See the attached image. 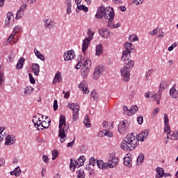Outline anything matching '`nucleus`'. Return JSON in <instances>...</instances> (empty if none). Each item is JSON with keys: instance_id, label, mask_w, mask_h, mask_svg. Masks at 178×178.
<instances>
[{"instance_id": "obj_1", "label": "nucleus", "mask_w": 178, "mask_h": 178, "mask_svg": "<svg viewBox=\"0 0 178 178\" xmlns=\"http://www.w3.org/2000/svg\"><path fill=\"white\" fill-rule=\"evenodd\" d=\"M125 50L122 51L121 60L124 62V67L120 70L121 76H122L124 81L130 80V70L134 67V60H130L131 54L136 53V49L131 42H125L124 44Z\"/></svg>"}, {"instance_id": "obj_2", "label": "nucleus", "mask_w": 178, "mask_h": 178, "mask_svg": "<svg viewBox=\"0 0 178 178\" xmlns=\"http://www.w3.org/2000/svg\"><path fill=\"white\" fill-rule=\"evenodd\" d=\"M149 130H145L138 135V139L134 134H128L121 143V149L124 151H133L138 146L140 141H144L148 137Z\"/></svg>"}, {"instance_id": "obj_3", "label": "nucleus", "mask_w": 178, "mask_h": 178, "mask_svg": "<svg viewBox=\"0 0 178 178\" xmlns=\"http://www.w3.org/2000/svg\"><path fill=\"white\" fill-rule=\"evenodd\" d=\"M59 131L58 137L60 143H65L66 141V133L69 130V123H66V117L61 115L59 120Z\"/></svg>"}, {"instance_id": "obj_4", "label": "nucleus", "mask_w": 178, "mask_h": 178, "mask_svg": "<svg viewBox=\"0 0 178 178\" xmlns=\"http://www.w3.org/2000/svg\"><path fill=\"white\" fill-rule=\"evenodd\" d=\"M88 38H86L82 44V52L83 54H85V52L88 49V45H90V42H91V40H92V37H94V31L91 29H88Z\"/></svg>"}, {"instance_id": "obj_5", "label": "nucleus", "mask_w": 178, "mask_h": 178, "mask_svg": "<svg viewBox=\"0 0 178 178\" xmlns=\"http://www.w3.org/2000/svg\"><path fill=\"white\" fill-rule=\"evenodd\" d=\"M70 169L72 172H74V169H76V166L80 168V166H83L84 165V162L86 161V157L84 156H81L78 160L73 163V159H70Z\"/></svg>"}, {"instance_id": "obj_6", "label": "nucleus", "mask_w": 178, "mask_h": 178, "mask_svg": "<svg viewBox=\"0 0 178 178\" xmlns=\"http://www.w3.org/2000/svg\"><path fill=\"white\" fill-rule=\"evenodd\" d=\"M68 108L73 111L72 113V119L74 122L79 120V112L80 111V106L79 104H76L74 103H72L71 104L68 105Z\"/></svg>"}, {"instance_id": "obj_7", "label": "nucleus", "mask_w": 178, "mask_h": 178, "mask_svg": "<svg viewBox=\"0 0 178 178\" xmlns=\"http://www.w3.org/2000/svg\"><path fill=\"white\" fill-rule=\"evenodd\" d=\"M104 17L110 22H113V19H115V11L113 8L111 7L104 8Z\"/></svg>"}, {"instance_id": "obj_8", "label": "nucleus", "mask_w": 178, "mask_h": 178, "mask_svg": "<svg viewBox=\"0 0 178 178\" xmlns=\"http://www.w3.org/2000/svg\"><path fill=\"white\" fill-rule=\"evenodd\" d=\"M15 23V17L13 12L7 13V19L5 21V26L6 27H12Z\"/></svg>"}, {"instance_id": "obj_9", "label": "nucleus", "mask_w": 178, "mask_h": 178, "mask_svg": "<svg viewBox=\"0 0 178 178\" xmlns=\"http://www.w3.org/2000/svg\"><path fill=\"white\" fill-rule=\"evenodd\" d=\"M105 72V67L104 66H98L95 68L94 72H93V79L95 80H98L99 77H101V74H102Z\"/></svg>"}, {"instance_id": "obj_10", "label": "nucleus", "mask_w": 178, "mask_h": 178, "mask_svg": "<svg viewBox=\"0 0 178 178\" xmlns=\"http://www.w3.org/2000/svg\"><path fill=\"white\" fill-rule=\"evenodd\" d=\"M27 9V4L24 3L21 6L19 10L17 12L15 19L16 20H19V19H22L23 16H24V11Z\"/></svg>"}, {"instance_id": "obj_11", "label": "nucleus", "mask_w": 178, "mask_h": 178, "mask_svg": "<svg viewBox=\"0 0 178 178\" xmlns=\"http://www.w3.org/2000/svg\"><path fill=\"white\" fill-rule=\"evenodd\" d=\"M124 112H127L128 116H131V115H134L136 112L138 111V107L137 106H132L130 109L127 108V106H123Z\"/></svg>"}, {"instance_id": "obj_12", "label": "nucleus", "mask_w": 178, "mask_h": 178, "mask_svg": "<svg viewBox=\"0 0 178 178\" xmlns=\"http://www.w3.org/2000/svg\"><path fill=\"white\" fill-rule=\"evenodd\" d=\"M16 143V137L13 135H8L6 137L5 145H13Z\"/></svg>"}, {"instance_id": "obj_13", "label": "nucleus", "mask_w": 178, "mask_h": 178, "mask_svg": "<svg viewBox=\"0 0 178 178\" xmlns=\"http://www.w3.org/2000/svg\"><path fill=\"white\" fill-rule=\"evenodd\" d=\"M127 131V128L126 127V122L122 121L118 124V133L120 134H124Z\"/></svg>"}, {"instance_id": "obj_14", "label": "nucleus", "mask_w": 178, "mask_h": 178, "mask_svg": "<svg viewBox=\"0 0 178 178\" xmlns=\"http://www.w3.org/2000/svg\"><path fill=\"white\" fill-rule=\"evenodd\" d=\"M45 29H54L55 27V23L51 19L44 20Z\"/></svg>"}, {"instance_id": "obj_15", "label": "nucleus", "mask_w": 178, "mask_h": 178, "mask_svg": "<svg viewBox=\"0 0 178 178\" xmlns=\"http://www.w3.org/2000/svg\"><path fill=\"white\" fill-rule=\"evenodd\" d=\"M99 33L100 34V35L102 37H103V38H106V37H108V35H112L113 33H111V31H109L108 29H100L99 31Z\"/></svg>"}, {"instance_id": "obj_16", "label": "nucleus", "mask_w": 178, "mask_h": 178, "mask_svg": "<svg viewBox=\"0 0 178 178\" xmlns=\"http://www.w3.org/2000/svg\"><path fill=\"white\" fill-rule=\"evenodd\" d=\"M131 154H127L124 157V165L125 166H128L129 168H131V165H130V163H131Z\"/></svg>"}, {"instance_id": "obj_17", "label": "nucleus", "mask_w": 178, "mask_h": 178, "mask_svg": "<svg viewBox=\"0 0 178 178\" xmlns=\"http://www.w3.org/2000/svg\"><path fill=\"white\" fill-rule=\"evenodd\" d=\"M74 58V54H73V51L72 50H69L68 51L64 54V60H72Z\"/></svg>"}, {"instance_id": "obj_18", "label": "nucleus", "mask_w": 178, "mask_h": 178, "mask_svg": "<svg viewBox=\"0 0 178 178\" xmlns=\"http://www.w3.org/2000/svg\"><path fill=\"white\" fill-rule=\"evenodd\" d=\"M81 91H83V94H88L90 92V90H88V87H87V81H83L80 83L79 86Z\"/></svg>"}, {"instance_id": "obj_19", "label": "nucleus", "mask_w": 178, "mask_h": 178, "mask_svg": "<svg viewBox=\"0 0 178 178\" xmlns=\"http://www.w3.org/2000/svg\"><path fill=\"white\" fill-rule=\"evenodd\" d=\"M108 162L111 163L113 168H115L119 163V159L115 155H111L108 159Z\"/></svg>"}, {"instance_id": "obj_20", "label": "nucleus", "mask_w": 178, "mask_h": 178, "mask_svg": "<svg viewBox=\"0 0 178 178\" xmlns=\"http://www.w3.org/2000/svg\"><path fill=\"white\" fill-rule=\"evenodd\" d=\"M104 13H105V8L100 6L95 15V17H97V19H102V17H104Z\"/></svg>"}, {"instance_id": "obj_21", "label": "nucleus", "mask_w": 178, "mask_h": 178, "mask_svg": "<svg viewBox=\"0 0 178 178\" xmlns=\"http://www.w3.org/2000/svg\"><path fill=\"white\" fill-rule=\"evenodd\" d=\"M21 173H22V170L20 169V167L18 166V167H16L13 171H11L10 172V175L11 176H15V177H19Z\"/></svg>"}, {"instance_id": "obj_22", "label": "nucleus", "mask_w": 178, "mask_h": 178, "mask_svg": "<svg viewBox=\"0 0 178 178\" xmlns=\"http://www.w3.org/2000/svg\"><path fill=\"white\" fill-rule=\"evenodd\" d=\"M167 138L170 140H178V131H175L168 134Z\"/></svg>"}, {"instance_id": "obj_23", "label": "nucleus", "mask_w": 178, "mask_h": 178, "mask_svg": "<svg viewBox=\"0 0 178 178\" xmlns=\"http://www.w3.org/2000/svg\"><path fill=\"white\" fill-rule=\"evenodd\" d=\"M168 86H169L168 81H162L159 86V92H161V91H163V90H166V88H168Z\"/></svg>"}, {"instance_id": "obj_24", "label": "nucleus", "mask_w": 178, "mask_h": 178, "mask_svg": "<svg viewBox=\"0 0 178 178\" xmlns=\"http://www.w3.org/2000/svg\"><path fill=\"white\" fill-rule=\"evenodd\" d=\"M32 70H33L35 76L40 74V65L38 63H33L32 65Z\"/></svg>"}, {"instance_id": "obj_25", "label": "nucleus", "mask_w": 178, "mask_h": 178, "mask_svg": "<svg viewBox=\"0 0 178 178\" xmlns=\"http://www.w3.org/2000/svg\"><path fill=\"white\" fill-rule=\"evenodd\" d=\"M26 60L24 59V58L21 57L19 60L18 62L16 65V69H17V70L22 69L24 65V61Z\"/></svg>"}, {"instance_id": "obj_26", "label": "nucleus", "mask_w": 178, "mask_h": 178, "mask_svg": "<svg viewBox=\"0 0 178 178\" xmlns=\"http://www.w3.org/2000/svg\"><path fill=\"white\" fill-rule=\"evenodd\" d=\"M81 73L83 79H87V76L90 74V68H81Z\"/></svg>"}, {"instance_id": "obj_27", "label": "nucleus", "mask_w": 178, "mask_h": 178, "mask_svg": "<svg viewBox=\"0 0 178 178\" xmlns=\"http://www.w3.org/2000/svg\"><path fill=\"white\" fill-rule=\"evenodd\" d=\"M102 52H104V47L102 44H99L96 47V55L99 56L102 54Z\"/></svg>"}, {"instance_id": "obj_28", "label": "nucleus", "mask_w": 178, "mask_h": 178, "mask_svg": "<svg viewBox=\"0 0 178 178\" xmlns=\"http://www.w3.org/2000/svg\"><path fill=\"white\" fill-rule=\"evenodd\" d=\"M156 172L158 174L157 176H161V177H163V176H165V177H166V173H165V171L163 170V168H162L161 167H158L156 169Z\"/></svg>"}, {"instance_id": "obj_29", "label": "nucleus", "mask_w": 178, "mask_h": 178, "mask_svg": "<svg viewBox=\"0 0 178 178\" xmlns=\"http://www.w3.org/2000/svg\"><path fill=\"white\" fill-rule=\"evenodd\" d=\"M33 91H34V88L31 86H27L24 88V95H31L33 94Z\"/></svg>"}, {"instance_id": "obj_30", "label": "nucleus", "mask_w": 178, "mask_h": 178, "mask_svg": "<svg viewBox=\"0 0 178 178\" xmlns=\"http://www.w3.org/2000/svg\"><path fill=\"white\" fill-rule=\"evenodd\" d=\"M170 95L172 97V98H178V92L176 90V88L172 87L170 90Z\"/></svg>"}, {"instance_id": "obj_31", "label": "nucleus", "mask_w": 178, "mask_h": 178, "mask_svg": "<svg viewBox=\"0 0 178 178\" xmlns=\"http://www.w3.org/2000/svg\"><path fill=\"white\" fill-rule=\"evenodd\" d=\"M120 26H121L120 24L119 23L115 24V22L112 24V22H108L107 24V26L109 27V29H119Z\"/></svg>"}, {"instance_id": "obj_32", "label": "nucleus", "mask_w": 178, "mask_h": 178, "mask_svg": "<svg viewBox=\"0 0 178 178\" xmlns=\"http://www.w3.org/2000/svg\"><path fill=\"white\" fill-rule=\"evenodd\" d=\"M34 53L36 55L37 58H38V59H40V60H45V57H44V55H42L41 52H40V51L35 49Z\"/></svg>"}, {"instance_id": "obj_33", "label": "nucleus", "mask_w": 178, "mask_h": 178, "mask_svg": "<svg viewBox=\"0 0 178 178\" xmlns=\"http://www.w3.org/2000/svg\"><path fill=\"white\" fill-rule=\"evenodd\" d=\"M58 80V83H60L62 81V76L60 72H58L54 79L53 84H55V82Z\"/></svg>"}, {"instance_id": "obj_34", "label": "nucleus", "mask_w": 178, "mask_h": 178, "mask_svg": "<svg viewBox=\"0 0 178 178\" xmlns=\"http://www.w3.org/2000/svg\"><path fill=\"white\" fill-rule=\"evenodd\" d=\"M83 124L86 126V127H90V126H91V123H90V117L88 115H86L83 120Z\"/></svg>"}, {"instance_id": "obj_35", "label": "nucleus", "mask_w": 178, "mask_h": 178, "mask_svg": "<svg viewBox=\"0 0 178 178\" xmlns=\"http://www.w3.org/2000/svg\"><path fill=\"white\" fill-rule=\"evenodd\" d=\"M51 123V120L48 121V123H47V121H42V122L39 123V127L41 126V127H43V129H48L49 127V124Z\"/></svg>"}, {"instance_id": "obj_36", "label": "nucleus", "mask_w": 178, "mask_h": 178, "mask_svg": "<svg viewBox=\"0 0 178 178\" xmlns=\"http://www.w3.org/2000/svg\"><path fill=\"white\" fill-rule=\"evenodd\" d=\"M112 169L113 168V165H112V163H104L103 167H102V170H106V169L108 168Z\"/></svg>"}, {"instance_id": "obj_37", "label": "nucleus", "mask_w": 178, "mask_h": 178, "mask_svg": "<svg viewBox=\"0 0 178 178\" xmlns=\"http://www.w3.org/2000/svg\"><path fill=\"white\" fill-rule=\"evenodd\" d=\"M138 165H142L144 162V154H140L137 158Z\"/></svg>"}, {"instance_id": "obj_38", "label": "nucleus", "mask_w": 178, "mask_h": 178, "mask_svg": "<svg viewBox=\"0 0 178 178\" xmlns=\"http://www.w3.org/2000/svg\"><path fill=\"white\" fill-rule=\"evenodd\" d=\"M90 98H92L93 101H96V102L98 101V95H97V92L95 90L91 92Z\"/></svg>"}, {"instance_id": "obj_39", "label": "nucleus", "mask_w": 178, "mask_h": 178, "mask_svg": "<svg viewBox=\"0 0 178 178\" xmlns=\"http://www.w3.org/2000/svg\"><path fill=\"white\" fill-rule=\"evenodd\" d=\"M52 155V161H55L58 158V155H59V152L56 149H54L51 153Z\"/></svg>"}, {"instance_id": "obj_40", "label": "nucleus", "mask_w": 178, "mask_h": 178, "mask_svg": "<svg viewBox=\"0 0 178 178\" xmlns=\"http://www.w3.org/2000/svg\"><path fill=\"white\" fill-rule=\"evenodd\" d=\"M77 9L79 10H84L86 13L88 12V8L84 5L76 6Z\"/></svg>"}, {"instance_id": "obj_41", "label": "nucleus", "mask_w": 178, "mask_h": 178, "mask_svg": "<svg viewBox=\"0 0 178 178\" xmlns=\"http://www.w3.org/2000/svg\"><path fill=\"white\" fill-rule=\"evenodd\" d=\"M103 134L106 135L107 137H109L111 138V137H113V134L112 132H110L109 131H106L104 129L102 131Z\"/></svg>"}, {"instance_id": "obj_42", "label": "nucleus", "mask_w": 178, "mask_h": 178, "mask_svg": "<svg viewBox=\"0 0 178 178\" xmlns=\"http://www.w3.org/2000/svg\"><path fill=\"white\" fill-rule=\"evenodd\" d=\"M97 166L99 168V169H102L104 168V161L102 160H97Z\"/></svg>"}, {"instance_id": "obj_43", "label": "nucleus", "mask_w": 178, "mask_h": 178, "mask_svg": "<svg viewBox=\"0 0 178 178\" xmlns=\"http://www.w3.org/2000/svg\"><path fill=\"white\" fill-rule=\"evenodd\" d=\"M84 177H86V175L84 174V171L81 170H79L77 178H84Z\"/></svg>"}, {"instance_id": "obj_44", "label": "nucleus", "mask_w": 178, "mask_h": 178, "mask_svg": "<svg viewBox=\"0 0 178 178\" xmlns=\"http://www.w3.org/2000/svg\"><path fill=\"white\" fill-rule=\"evenodd\" d=\"M96 161L95 158L90 157L89 160V165H92V166H95Z\"/></svg>"}, {"instance_id": "obj_45", "label": "nucleus", "mask_w": 178, "mask_h": 178, "mask_svg": "<svg viewBox=\"0 0 178 178\" xmlns=\"http://www.w3.org/2000/svg\"><path fill=\"white\" fill-rule=\"evenodd\" d=\"M20 29H22V26H16L13 29V33H14L15 35H16V34H17V33H19V31H20Z\"/></svg>"}, {"instance_id": "obj_46", "label": "nucleus", "mask_w": 178, "mask_h": 178, "mask_svg": "<svg viewBox=\"0 0 178 178\" xmlns=\"http://www.w3.org/2000/svg\"><path fill=\"white\" fill-rule=\"evenodd\" d=\"M164 131H165V133H167V136L170 133L172 132V131H170V127H169V125L168 124L165 125V127L164 128Z\"/></svg>"}, {"instance_id": "obj_47", "label": "nucleus", "mask_w": 178, "mask_h": 178, "mask_svg": "<svg viewBox=\"0 0 178 178\" xmlns=\"http://www.w3.org/2000/svg\"><path fill=\"white\" fill-rule=\"evenodd\" d=\"M161 97H162V92H159V93H154V100L161 99Z\"/></svg>"}, {"instance_id": "obj_48", "label": "nucleus", "mask_w": 178, "mask_h": 178, "mask_svg": "<svg viewBox=\"0 0 178 178\" xmlns=\"http://www.w3.org/2000/svg\"><path fill=\"white\" fill-rule=\"evenodd\" d=\"M29 76L30 83L31 84H35V79H34V77H33V74H31V73H29Z\"/></svg>"}, {"instance_id": "obj_49", "label": "nucleus", "mask_w": 178, "mask_h": 178, "mask_svg": "<svg viewBox=\"0 0 178 178\" xmlns=\"http://www.w3.org/2000/svg\"><path fill=\"white\" fill-rule=\"evenodd\" d=\"M74 141H76V138H74V140L72 142L67 143V148H73V145H74Z\"/></svg>"}, {"instance_id": "obj_50", "label": "nucleus", "mask_w": 178, "mask_h": 178, "mask_svg": "<svg viewBox=\"0 0 178 178\" xmlns=\"http://www.w3.org/2000/svg\"><path fill=\"white\" fill-rule=\"evenodd\" d=\"M131 38H132L134 42L136 41H138V37H137V35H132L129 37V40H131Z\"/></svg>"}, {"instance_id": "obj_51", "label": "nucleus", "mask_w": 178, "mask_h": 178, "mask_svg": "<svg viewBox=\"0 0 178 178\" xmlns=\"http://www.w3.org/2000/svg\"><path fill=\"white\" fill-rule=\"evenodd\" d=\"M42 161H43L45 163H49V158L48 156H47V155H43V156H42Z\"/></svg>"}, {"instance_id": "obj_52", "label": "nucleus", "mask_w": 178, "mask_h": 178, "mask_svg": "<svg viewBox=\"0 0 178 178\" xmlns=\"http://www.w3.org/2000/svg\"><path fill=\"white\" fill-rule=\"evenodd\" d=\"M137 122L138 124H143V122H144V118H143V116L138 117Z\"/></svg>"}, {"instance_id": "obj_53", "label": "nucleus", "mask_w": 178, "mask_h": 178, "mask_svg": "<svg viewBox=\"0 0 178 178\" xmlns=\"http://www.w3.org/2000/svg\"><path fill=\"white\" fill-rule=\"evenodd\" d=\"M169 123V118L168 117V114H164V124L166 126Z\"/></svg>"}, {"instance_id": "obj_54", "label": "nucleus", "mask_w": 178, "mask_h": 178, "mask_svg": "<svg viewBox=\"0 0 178 178\" xmlns=\"http://www.w3.org/2000/svg\"><path fill=\"white\" fill-rule=\"evenodd\" d=\"M14 38H15V34L10 35L9 38L7 39V42L8 44H10V42H12V40H13Z\"/></svg>"}, {"instance_id": "obj_55", "label": "nucleus", "mask_w": 178, "mask_h": 178, "mask_svg": "<svg viewBox=\"0 0 178 178\" xmlns=\"http://www.w3.org/2000/svg\"><path fill=\"white\" fill-rule=\"evenodd\" d=\"M133 2L135 5H141L144 2V0H133Z\"/></svg>"}, {"instance_id": "obj_56", "label": "nucleus", "mask_w": 178, "mask_h": 178, "mask_svg": "<svg viewBox=\"0 0 178 178\" xmlns=\"http://www.w3.org/2000/svg\"><path fill=\"white\" fill-rule=\"evenodd\" d=\"M158 33V28L154 29L152 31L149 33V35H155Z\"/></svg>"}, {"instance_id": "obj_57", "label": "nucleus", "mask_w": 178, "mask_h": 178, "mask_svg": "<svg viewBox=\"0 0 178 178\" xmlns=\"http://www.w3.org/2000/svg\"><path fill=\"white\" fill-rule=\"evenodd\" d=\"M32 122H33V124H34L35 126H37V127H37L38 130H40V129H39V127H40V124H38V120H33Z\"/></svg>"}, {"instance_id": "obj_58", "label": "nucleus", "mask_w": 178, "mask_h": 178, "mask_svg": "<svg viewBox=\"0 0 178 178\" xmlns=\"http://www.w3.org/2000/svg\"><path fill=\"white\" fill-rule=\"evenodd\" d=\"M81 65H83V63H81V61H79L78 63L75 65V69H80L81 67Z\"/></svg>"}, {"instance_id": "obj_59", "label": "nucleus", "mask_w": 178, "mask_h": 178, "mask_svg": "<svg viewBox=\"0 0 178 178\" xmlns=\"http://www.w3.org/2000/svg\"><path fill=\"white\" fill-rule=\"evenodd\" d=\"M65 4L67 6V8L72 7V0H66Z\"/></svg>"}, {"instance_id": "obj_60", "label": "nucleus", "mask_w": 178, "mask_h": 178, "mask_svg": "<svg viewBox=\"0 0 178 178\" xmlns=\"http://www.w3.org/2000/svg\"><path fill=\"white\" fill-rule=\"evenodd\" d=\"M54 111H58V100H54Z\"/></svg>"}, {"instance_id": "obj_61", "label": "nucleus", "mask_w": 178, "mask_h": 178, "mask_svg": "<svg viewBox=\"0 0 178 178\" xmlns=\"http://www.w3.org/2000/svg\"><path fill=\"white\" fill-rule=\"evenodd\" d=\"M87 65H88V60H85L84 63L82 65V68L89 69Z\"/></svg>"}, {"instance_id": "obj_62", "label": "nucleus", "mask_w": 178, "mask_h": 178, "mask_svg": "<svg viewBox=\"0 0 178 178\" xmlns=\"http://www.w3.org/2000/svg\"><path fill=\"white\" fill-rule=\"evenodd\" d=\"M0 166H5V159L0 158Z\"/></svg>"}, {"instance_id": "obj_63", "label": "nucleus", "mask_w": 178, "mask_h": 178, "mask_svg": "<svg viewBox=\"0 0 178 178\" xmlns=\"http://www.w3.org/2000/svg\"><path fill=\"white\" fill-rule=\"evenodd\" d=\"M151 73H154V70H149L148 72H146V77L151 76Z\"/></svg>"}, {"instance_id": "obj_64", "label": "nucleus", "mask_w": 178, "mask_h": 178, "mask_svg": "<svg viewBox=\"0 0 178 178\" xmlns=\"http://www.w3.org/2000/svg\"><path fill=\"white\" fill-rule=\"evenodd\" d=\"M159 113V108H156L153 110V115H158Z\"/></svg>"}]
</instances>
